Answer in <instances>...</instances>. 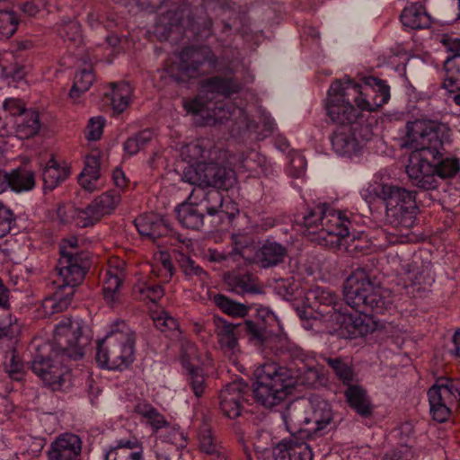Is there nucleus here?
Masks as SVG:
<instances>
[{
    "instance_id": "obj_1",
    "label": "nucleus",
    "mask_w": 460,
    "mask_h": 460,
    "mask_svg": "<svg viewBox=\"0 0 460 460\" xmlns=\"http://www.w3.org/2000/svg\"><path fill=\"white\" fill-rule=\"evenodd\" d=\"M385 293V290L373 282L365 269H357L347 279L344 286V299L356 313L351 314L337 307L332 294V301L323 300L314 309L315 315L313 318L323 323L330 333H336L344 339L367 335L376 328L375 322L368 314H383L390 304Z\"/></svg>"
},
{
    "instance_id": "obj_2",
    "label": "nucleus",
    "mask_w": 460,
    "mask_h": 460,
    "mask_svg": "<svg viewBox=\"0 0 460 460\" xmlns=\"http://www.w3.org/2000/svg\"><path fill=\"white\" fill-rule=\"evenodd\" d=\"M390 100L386 81L365 76L360 83L345 75L330 85L325 99L328 117L338 124H353L361 111H376Z\"/></svg>"
},
{
    "instance_id": "obj_3",
    "label": "nucleus",
    "mask_w": 460,
    "mask_h": 460,
    "mask_svg": "<svg viewBox=\"0 0 460 460\" xmlns=\"http://www.w3.org/2000/svg\"><path fill=\"white\" fill-rule=\"evenodd\" d=\"M84 354L81 323L66 318L54 331V344L37 346L31 369L44 384L53 390L59 389L65 382L67 368L63 365L64 356L78 359Z\"/></svg>"
},
{
    "instance_id": "obj_4",
    "label": "nucleus",
    "mask_w": 460,
    "mask_h": 460,
    "mask_svg": "<svg viewBox=\"0 0 460 460\" xmlns=\"http://www.w3.org/2000/svg\"><path fill=\"white\" fill-rule=\"evenodd\" d=\"M241 84L233 78L213 76L202 81L201 93L192 99H183V108L187 113L200 117V124L214 125L225 120L234 119L238 124H245L250 128L244 110L235 106H226L222 102H213L214 95L219 93L228 97L241 90Z\"/></svg>"
},
{
    "instance_id": "obj_5",
    "label": "nucleus",
    "mask_w": 460,
    "mask_h": 460,
    "mask_svg": "<svg viewBox=\"0 0 460 460\" xmlns=\"http://www.w3.org/2000/svg\"><path fill=\"white\" fill-rule=\"evenodd\" d=\"M217 149L207 139H198L181 148V156L190 164L183 170L182 180L191 185L215 186L227 190L236 183L235 172L214 163Z\"/></svg>"
},
{
    "instance_id": "obj_6",
    "label": "nucleus",
    "mask_w": 460,
    "mask_h": 460,
    "mask_svg": "<svg viewBox=\"0 0 460 460\" xmlns=\"http://www.w3.org/2000/svg\"><path fill=\"white\" fill-rule=\"evenodd\" d=\"M374 192L385 206L386 223L396 231L380 229L374 237L377 241L375 247L385 249L389 244L402 243L401 232L409 230L415 223L418 211L415 192L393 184H380Z\"/></svg>"
},
{
    "instance_id": "obj_7",
    "label": "nucleus",
    "mask_w": 460,
    "mask_h": 460,
    "mask_svg": "<svg viewBox=\"0 0 460 460\" xmlns=\"http://www.w3.org/2000/svg\"><path fill=\"white\" fill-rule=\"evenodd\" d=\"M307 380L301 374L276 363H265L256 370L253 397L264 407L270 408L282 402L299 385H310L317 378V371L308 368Z\"/></svg>"
},
{
    "instance_id": "obj_8",
    "label": "nucleus",
    "mask_w": 460,
    "mask_h": 460,
    "mask_svg": "<svg viewBox=\"0 0 460 460\" xmlns=\"http://www.w3.org/2000/svg\"><path fill=\"white\" fill-rule=\"evenodd\" d=\"M95 358L102 368L109 370L122 371L133 363L135 334L124 322L98 341Z\"/></svg>"
},
{
    "instance_id": "obj_9",
    "label": "nucleus",
    "mask_w": 460,
    "mask_h": 460,
    "mask_svg": "<svg viewBox=\"0 0 460 460\" xmlns=\"http://www.w3.org/2000/svg\"><path fill=\"white\" fill-rule=\"evenodd\" d=\"M449 128L439 121L429 119H417L406 124V133L402 146L429 155L435 161L440 155L443 142L448 137Z\"/></svg>"
},
{
    "instance_id": "obj_10",
    "label": "nucleus",
    "mask_w": 460,
    "mask_h": 460,
    "mask_svg": "<svg viewBox=\"0 0 460 460\" xmlns=\"http://www.w3.org/2000/svg\"><path fill=\"white\" fill-rule=\"evenodd\" d=\"M281 417L287 430L295 434L302 429V425L312 424L315 431H323L332 429L334 413L331 404L317 396L310 398L308 407L291 403L282 412Z\"/></svg>"
},
{
    "instance_id": "obj_11",
    "label": "nucleus",
    "mask_w": 460,
    "mask_h": 460,
    "mask_svg": "<svg viewBox=\"0 0 460 460\" xmlns=\"http://www.w3.org/2000/svg\"><path fill=\"white\" fill-rule=\"evenodd\" d=\"M257 316L261 323L246 322L248 333L264 350L276 355L283 353L288 347V341L285 335L277 332L282 329L278 317L267 307L258 309Z\"/></svg>"
},
{
    "instance_id": "obj_12",
    "label": "nucleus",
    "mask_w": 460,
    "mask_h": 460,
    "mask_svg": "<svg viewBox=\"0 0 460 460\" xmlns=\"http://www.w3.org/2000/svg\"><path fill=\"white\" fill-rule=\"evenodd\" d=\"M428 397L432 419L439 423L446 422L460 400L458 383L447 377L439 378L429 389Z\"/></svg>"
},
{
    "instance_id": "obj_13",
    "label": "nucleus",
    "mask_w": 460,
    "mask_h": 460,
    "mask_svg": "<svg viewBox=\"0 0 460 460\" xmlns=\"http://www.w3.org/2000/svg\"><path fill=\"white\" fill-rule=\"evenodd\" d=\"M206 63L210 67H215L217 64V59L209 47H188L179 54V63L177 64L179 73L174 75L172 66L167 68V72L176 81L196 78L201 75L200 67Z\"/></svg>"
},
{
    "instance_id": "obj_14",
    "label": "nucleus",
    "mask_w": 460,
    "mask_h": 460,
    "mask_svg": "<svg viewBox=\"0 0 460 460\" xmlns=\"http://www.w3.org/2000/svg\"><path fill=\"white\" fill-rule=\"evenodd\" d=\"M350 222L345 214L327 205H323V217L321 221L319 239L325 241L326 245L339 250H349L347 238H349V226Z\"/></svg>"
},
{
    "instance_id": "obj_15",
    "label": "nucleus",
    "mask_w": 460,
    "mask_h": 460,
    "mask_svg": "<svg viewBox=\"0 0 460 460\" xmlns=\"http://www.w3.org/2000/svg\"><path fill=\"white\" fill-rule=\"evenodd\" d=\"M66 249V246L62 247L61 257L57 266L58 279L55 280V283L64 291L70 288L74 291V288L84 278L88 258L84 253L68 252Z\"/></svg>"
},
{
    "instance_id": "obj_16",
    "label": "nucleus",
    "mask_w": 460,
    "mask_h": 460,
    "mask_svg": "<svg viewBox=\"0 0 460 460\" xmlns=\"http://www.w3.org/2000/svg\"><path fill=\"white\" fill-rule=\"evenodd\" d=\"M440 41L448 51L454 53L447 58L444 64L446 75L443 87L448 91L451 101L460 106V39L445 34Z\"/></svg>"
},
{
    "instance_id": "obj_17",
    "label": "nucleus",
    "mask_w": 460,
    "mask_h": 460,
    "mask_svg": "<svg viewBox=\"0 0 460 460\" xmlns=\"http://www.w3.org/2000/svg\"><path fill=\"white\" fill-rule=\"evenodd\" d=\"M278 294L288 301H303V305L311 308H316V305L311 302L314 298L315 303L321 305L323 300L332 302V293L321 288L305 291L300 287V283L294 278L281 279L276 282L275 287Z\"/></svg>"
},
{
    "instance_id": "obj_18",
    "label": "nucleus",
    "mask_w": 460,
    "mask_h": 460,
    "mask_svg": "<svg viewBox=\"0 0 460 460\" xmlns=\"http://www.w3.org/2000/svg\"><path fill=\"white\" fill-rule=\"evenodd\" d=\"M429 158H431L429 155L411 152L409 156V163L406 165V173L411 183L427 190L437 189L433 164L429 161Z\"/></svg>"
},
{
    "instance_id": "obj_19",
    "label": "nucleus",
    "mask_w": 460,
    "mask_h": 460,
    "mask_svg": "<svg viewBox=\"0 0 460 460\" xmlns=\"http://www.w3.org/2000/svg\"><path fill=\"white\" fill-rule=\"evenodd\" d=\"M48 460H82L83 440L71 432L58 435L46 452Z\"/></svg>"
},
{
    "instance_id": "obj_20",
    "label": "nucleus",
    "mask_w": 460,
    "mask_h": 460,
    "mask_svg": "<svg viewBox=\"0 0 460 460\" xmlns=\"http://www.w3.org/2000/svg\"><path fill=\"white\" fill-rule=\"evenodd\" d=\"M248 391L249 386L243 380L226 385L219 394V407L223 414L229 419L239 417Z\"/></svg>"
},
{
    "instance_id": "obj_21",
    "label": "nucleus",
    "mask_w": 460,
    "mask_h": 460,
    "mask_svg": "<svg viewBox=\"0 0 460 460\" xmlns=\"http://www.w3.org/2000/svg\"><path fill=\"white\" fill-rule=\"evenodd\" d=\"M124 278L125 262L118 259L111 260L102 280L103 299L111 306L120 302V288Z\"/></svg>"
},
{
    "instance_id": "obj_22",
    "label": "nucleus",
    "mask_w": 460,
    "mask_h": 460,
    "mask_svg": "<svg viewBox=\"0 0 460 460\" xmlns=\"http://www.w3.org/2000/svg\"><path fill=\"white\" fill-rule=\"evenodd\" d=\"M199 363L197 347L187 341L182 346L181 364L188 372L189 384L197 397L202 396L206 389L205 376Z\"/></svg>"
},
{
    "instance_id": "obj_23",
    "label": "nucleus",
    "mask_w": 460,
    "mask_h": 460,
    "mask_svg": "<svg viewBox=\"0 0 460 460\" xmlns=\"http://www.w3.org/2000/svg\"><path fill=\"white\" fill-rule=\"evenodd\" d=\"M198 194L199 192H190L188 199L176 208L178 221L186 228L198 230L204 225V211L200 210L197 203Z\"/></svg>"
},
{
    "instance_id": "obj_24",
    "label": "nucleus",
    "mask_w": 460,
    "mask_h": 460,
    "mask_svg": "<svg viewBox=\"0 0 460 460\" xmlns=\"http://www.w3.org/2000/svg\"><path fill=\"white\" fill-rule=\"evenodd\" d=\"M274 460H313L310 446L296 438L283 440L273 450Z\"/></svg>"
},
{
    "instance_id": "obj_25",
    "label": "nucleus",
    "mask_w": 460,
    "mask_h": 460,
    "mask_svg": "<svg viewBox=\"0 0 460 460\" xmlns=\"http://www.w3.org/2000/svg\"><path fill=\"white\" fill-rule=\"evenodd\" d=\"M400 21L405 31L428 29L432 24V18L421 3H410L401 13Z\"/></svg>"
},
{
    "instance_id": "obj_26",
    "label": "nucleus",
    "mask_w": 460,
    "mask_h": 460,
    "mask_svg": "<svg viewBox=\"0 0 460 460\" xmlns=\"http://www.w3.org/2000/svg\"><path fill=\"white\" fill-rule=\"evenodd\" d=\"M287 256V249L281 243L266 240L255 253L257 263L264 269L282 263Z\"/></svg>"
},
{
    "instance_id": "obj_27",
    "label": "nucleus",
    "mask_w": 460,
    "mask_h": 460,
    "mask_svg": "<svg viewBox=\"0 0 460 460\" xmlns=\"http://www.w3.org/2000/svg\"><path fill=\"white\" fill-rule=\"evenodd\" d=\"M341 125L342 127L336 129L332 136V146L339 155L350 156L358 150V141L352 134L351 124Z\"/></svg>"
},
{
    "instance_id": "obj_28",
    "label": "nucleus",
    "mask_w": 460,
    "mask_h": 460,
    "mask_svg": "<svg viewBox=\"0 0 460 460\" xmlns=\"http://www.w3.org/2000/svg\"><path fill=\"white\" fill-rule=\"evenodd\" d=\"M208 186H198L195 185L194 190L191 192H200L198 194L197 203L199 204L200 210L206 211L208 216H216L223 211V196L216 190H210L206 191L204 189ZM215 188V186H212ZM216 189H217L216 187Z\"/></svg>"
},
{
    "instance_id": "obj_29",
    "label": "nucleus",
    "mask_w": 460,
    "mask_h": 460,
    "mask_svg": "<svg viewBox=\"0 0 460 460\" xmlns=\"http://www.w3.org/2000/svg\"><path fill=\"white\" fill-rule=\"evenodd\" d=\"M70 174V167L66 163L58 164L53 157L49 159L42 172L44 190H52Z\"/></svg>"
},
{
    "instance_id": "obj_30",
    "label": "nucleus",
    "mask_w": 460,
    "mask_h": 460,
    "mask_svg": "<svg viewBox=\"0 0 460 460\" xmlns=\"http://www.w3.org/2000/svg\"><path fill=\"white\" fill-rule=\"evenodd\" d=\"M110 86L109 94L111 109L115 113L120 114L128 109L132 102L133 88L126 82L111 83Z\"/></svg>"
},
{
    "instance_id": "obj_31",
    "label": "nucleus",
    "mask_w": 460,
    "mask_h": 460,
    "mask_svg": "<svg viewBox=\"0 0 460 460\" xmlns=\"http://www.w3.org/2000/svg\"><path fill=\"white\" fill-rule=\"evenodd\" d=\"M198 441L200 451L210 456L212 460H226V450L217 442L208 424L205 423L200 427Z\"/></svg>"
},
{
    "instance_id": "obj_32",
    "label": "nucleus",
    "mask_w": 460,
    "mask_h": 460,
    "mask_svg": "<svg viewBox=\"0 0 460 460\" xmlns=\"http://www.w3.org/2000/svg\"><path fill=\"white\" fill-rule=\"evenodd\" d=\"M79 184L88 191H93L101 186L100 160L95 155L85 158V166L79 175Z\"/></svg>"
},
{
    "instance_id": "obj_33",
    "label": "nucleus",
    "mask_w": 460,
    "mask_h": 460,
    "mask_svg": "<svg viewBox=\"0 0 460 460\" xmlns=\"http://www.w3.org/2000/svg\"><path fill=\"white\" fill-rule=\"evenodd\" d=\"M135 226L141 235L153 240L164 235L167 232L163 220L153 214L138 217L135 219Z\"/></svg>"
},
{
    "instance_id": "obj_34",
    "label": "nucleus",
    "mask_w": 460,
    "mask_h": 460,
    "mask_svg": "<svg viewBox=\"0 0 460 460\" xmlns=\"http://www.w3.org/2000/svg\"><path fill=\"white\" fill-rule=\"evenodd\" d=\"M73 290H57L52 296L45 297L41 303V310L44 316H50L56 313L66 310L71 303Z\"/></svg>"
},
{
    "instance_id": "obj_35",
    "label": "nucleus",
    "mask_w": 460,
    "mask_h": 460,
    "mask_svg": "<svg viewBox=\"0 0 460 460\" xmlns=\"http://www.w3.org/2000/svg\"><path fill=\"white\" fill-rule=\"evenodd\" d=\"M15 134L20 139H27L35 136L40 128V114L30 110L15 119Z\"/></svg>"
},
{
    "instance_id": "obj_36",
    "label": "nucleus",
    "mask_w": 460,
    "mask_h": 460,
    "mask_svg": "<svg viewBox=\"0 0 460 460\" xmlns=\"http://www.w3.org/2000/svg\"><path fill=\"white\" fill-rule=\"evenodd\" d=\"M135 412L141 418V421L149 426L155 432L168 426L164 416L150 403L138 402L135 406Z\"/></svg>"
},
{
    "instance_id": "obj_37",
    "label": "nucleus",
    "mask_w": 460,
    "mask_h": 460,
    "mask_svg": "<svg viewBox=\"0 0 460 460\" xmlns=\"http://www.w3.org/2000/svg\"><path fill=\"white\" fill-rule=\"evenodd\" d=\"M136 445V441L120 440L105 452L104 460H143L142 451H133Z\"/></svg>"
},
{
    "instance_id": "obj_38",
    "label": "nucleus",
    "mask_w": 460,
    "mask_h": 460,
    "mask_svg": "<svg viewBox=\"0 0 460 460\" xmlns=\"http://www.w3.org/2000/svg\"><path fill=\"white\" fill-rule=\"evenodd\" d=\"M134 294L142 301L156 303L163 297L164 291L160 284L140 279L134 286Z\"/></svg>"
},
{
    "instance_id": "obj_39",
    "label": "nucleus",
    "mask_w": 460,
    "mask_h": 460,
    "mask_svg": "<svg viewBox=\"0 0 460 460\" xmlns=\"http://www.w3.org/2000/svg\"><path fill=\"white\" fill-rule=\"evenodd\" d=\"M349 406L358 414L367 416L371 413V404L366 391L358 385H349L346 391Z\"/></svg>"
},
{
    "instance_id": "obj_40",
    "label": "nucleus",
    "mask_w": 460,
    "mask_h": 460,
    "mask_svg": "<svg viewBox=\"0 0 460 460\" xmlns=\"http://www.w3.org/2000/svg\"><path fill=\"white\" fill-rule=\"evenodd\" d=\"M216 326V333L221 349L225 352L234 353L237 346V339L234 333L235 326L223 319H217Z\"/></svg>"
},
{
    "instance_id": "obj_41",
    "label": "nucleus",
    "mask_w": 460,
    "mask_h": 460,
    "mask_svg": "<svg viewBox=\"0 0 460 460\" xmlns=\"http://www.w3.org/2000/svg\"><path fill=\"white\" fill-rule=\"evenodd\" d=\"M10 188L16 192L28 191L35 186V175L31 171L15 169L8 173Z\"/></svg>"
},
{
    "instance_id": "obj_42",
    "label": "nucleus",
    "mask_w": 460,
    "mask_h": 460,
    "mask_svg": "<svg viewBox=\"0 0 460 460\" xmlns=\"http://www.w3.org/2000/svg\"><path fill=\"white\" fill-rule=\"evenodd\" d=\"M440 156L441 155L436 159L438 161L433 164L434 176H436L437 180V189L439 187L441 180L455 177L460 170V164L457 159L451 157L439 159Z\"/></svg>"
},
{
    "instance_id": "obj_43",
    "label": "nucleus",
    "mask_w": 460,
    "mask_h": 460,
    "mask_svg": "<svg viewBox=\"0 0 460 460\" xmlns=\"http://www.w3.org/2000/svg\"><path fill=\"white\" fill-rule=\"evenodd\" d=\"M228 284L232 291L236 294H257L261 292L257 279L252 274L245 273L236 275L229 280Z\"/></svg>"
},
{
    "instance_id": "obj_44",
    "label": "nucleus",
    "mask_w": 460,
    "mask_h": 460,
    "mask_svg": "<svg viewBox=\"0 0 460 460\" xmlns=\"http://www.w3.org/2000/svg\"><path fill=\"white\" fill-rule=\"evenodd\" d=\"M120 201V195L117 191H107L95 198L91 204L94 207L101 217L114 211Z\"/></svg>"
},
{
    "instance_id": "obj_45",
    "label": "nucleus",
    "mask_w": 460,
    "mask_h": 460,
    "mask_svg": "<svg viewBox=\"0 0 460 460\" xmlns=\"http://www.w3.org/2000/svg\"><path fill=\"white\" fill-rule=\"evenodd\" d=\"M94 81V75L91 67L84 68L75 74L69 96L76 101L80 94L88 91Z\"/></svg>"
},
{
    "instance_id": "obj_46",
    "label": "nucleus",
    "mask_w": 460,
    "mask_h": 460,
    "mask_svg": "<svg viewBox=\"0 0 460 460\" xmlns=\"http://www.w3.org/2000/svg\"><path fill=\"white\" fill-rule=\"evenodd\" d=\"M214 303L225 314L233 317H244L248 314V307L242 304L229 299L224 295H216Z\"/></svg>"
},
{
    "instance_id": "obj_47",
    "label": "nucleus",
    "mask_w": 460,
    "mask_h": 460,
    "mask_svg": "<svg viewBox=\"0 0 460 460\" xmlns=\"http://www.w3.org/2000/svg\"><path fill=\"white\" fill-rule=\"evenodd\" d=\"M323 217V205L318 206L306 212L302 217V219L298 221L299 224L305 227L304 234L306 235L318 234L320 235L321 221Z\"/></svg>"
},
{
    "instance_id": "obj_48",
    "label": "nucleus",
    "mask_w": 460,
    "mask_h": 460,
    "mask_svg": "<svg viewBox=\"0 0 460 460\" xmlns=\"http://www.w3.org/2000/svg\"><path fill=\"white\" fill-rule=\"evenodd\" d=\"M4 367L9 377L15 381L22 380L24 376V365L16 350L12 349L6 352Z\"/></svg>"
},
{
    "instance_id": "obj_49",
    "label": "nucleus",
    "mask_w": 460,
    "mask_h": 460,
    "mask_svg": "<svg viewBox=\"0 0 460 460\" xmlns=\"http://www.w3.org/2000/svg\"><path fill=\"white\" fill-rule=\"evenodd\" d=\"M233 243V250L229 252L231 257H234L236 255L241 256L242 258L247 260V252L251 250V248L254 244L253 238L248 234H234L231 237Z\"/></svg>"
},
{
    "instance_id": "obj_50",
    "label": "nucleus",
    "mask_w": 460,
    "mask_h": 460,
    "mask_svg": "<svg viewBox=\"0 0 460 460\" xmlns=\"http://www.w3.org/2000/svg\"><path fill=\"white\" fill-rule=\"evenodd\" d=\"M19 19L13 11H0V40H5L13 35L17 30Z\"/></svg>"
},
{
    "instance_id": "obj_51",
    "label": "nucleus",
    "mask_w": 460,
    "mask_h": 460,
    "mask_svg": "<svg viewBox=\"0 0 460 460\" xmlns=\"http://www.w3.org/2000/svg\"><path fill=\"white\" fill-rule=\"evenodd\" d=\"M102 219L94 207L90 203L85 208H77L76 227H89Z\"/></svg>"
},
{
    "instance_id": "obj_52",
    "label": "nucleus",
    "mask_w": 460,
    "mask_h": 460,
    "mask_svg": "<svg viewBox=\"0 0 460 460\" xmlns=\"http://www.w3.org/2000/svg\"><path fill=\"white\" fill-rule=\"evenodd\" d=\"M327 364L334 370L336 375L343 381L345 384H349L352 381L353 371L351 367L345 363L340 358H326Z\"/></svg>"
},
{
    "instance_id": "obj_53",
    "label": "nucleus",
    "mask_w": 460,
    "mask_h": 460,
    "mask_svg": "<svg viewBox=\"0 0 460 460\" xmlns=\"http://www.w3.org/2000/svg\"><path fill=\"white\" fill-rule=\"evenodd\" d=\"M251 440L254 450L259 453H264L275 447L271 434L266 430L257 431L256 434L251 438Z\"/></svg>"
},
{
    "instance_id": "obj_54",
    "label": "nucleus",
    "mask_w": 460,
    "mask_h": 460,
    "mask_svg": "<svg viewBox=\"0 0 460 460\" xmlns=\"http://www.w3.org/2000/svg\"><path fill=\"white\" fill-rule=\"evenodd\" d=\"M15 221L13 210L0 200V239L4 237Z\"/></svg>"
},
{
    "instance_id": "obj_55",
    "label": "nucleus",
    "mask_w": 460,
    "mask_h": 460,
    "mask_svg": "<svg viewBox=\"0 0 460 460\" xmlns=\"http://www.w3.org/2000/svg\"><path fill=\"white\" fill-rule=\"evenodd\" d=\"M157 329L163 332H176L179 328L178 321L167 312H162L153 318Z\"/></svg>"
},
{
    "instance_id": "obj_56",
    "label": "nucleus",
    "mask_w": 460,
    "mask_h": 460,
    "mask_svg": "<svg viewBox=\"0 0 460 460\" xmlns=\"http://www.w3.org/2000/svg\"><path fill=\"white\" fill-rule=\"evenodd\" d=\"M104 124L105 119L102 116L90 119L86 127V138L90 141L100 139L103 132Z\"/></svg>"
},
{
    "instance_id": "obj_57",
    "label": "nucleus",
    "mask_w": 460,
    "mask_h": 460,
    "mask_svg": "<svg viewBox=\"0 0 460 460\" xmlns=\"http://www.w3.org/2000/svg\"><path fill=\"white\" fill-rule=\"evenodd\" d=\"M59 35L72 41H77L81 39V26L76 21H69L58 29Z\"/></svg>"
},
{
    "instance_id": "obj_58",
    "label": "nucleus",
    "mask_w": 460,
    "mask_h": 460,
    "mask_svg": "<svg viewBox=\"0 0 460 460\" xmlns=\"http://www.w3.org/2000/svg\"><path fill=\"white\" fill-rule=\"evenodd\" d=\"M57 215L60 224L76 226L77 208L73 206L59 205L57 209Z\"/></svg>"
},
{
    "instance_id": "obj_59",
    "label": "nucleus",
    "mask_w": 460,
    "mask_h": 460,
    "mask_svg": "<svg viewBox=\"0 0 460 460\" xmlns=\"http://www.w3.org/2000/svg\"><path fill=\"white\" fill-rule=\"evenodd\" d=\"M3 107L4 111L16 118L30 111L26 110L24 102L17 98H6L3 103Z\"/></svg>"
},
{
    "instance_id": "obj_60",
    "label": "nucleus",
    "mask_w": 460,
    "mask_h": 460,
    "mask_svg": "<svg viewBox=\"0 0 460 460\" xmlns=\"http://www.w3.org/2000/svg\"><path fill=\"white\" fill-rule=\"evenodd\" d=\"M165 439L177 449H182L187 446V437L179 428H171L165 436Z\"/></svg>"
},
{
    "instance_id": "obj_61",
    "label": "nucleus",
    "mask_w": 460,
    "mask_h": 460,
    "mask_svg": "<svg viewBox=\"0 0 460 460\" xmlns=\"http://www.w3.org/2000/svg\"><path fill=\"white\" fill-rule=\"evenodd\" d=\"M155 260L161 263L162 270L165 273L166 278H171L173 274V266L172 264L170 255L165 252H160L155 255Z\"/></svg>"
},
{
    "instance_id": "obj_62",
    "label": "nucleus",
    "mask_w": 460,
    "mask_h": 460,
    "mask_svg": "<svg viewBox=\"0 0 460 460\" xmlns=\"http://www.w3.org/2000/svg\"><path fill=\"white\" fill-rule=\"evenodd\" d=\"M411 450L407 446H401L391 455H386L384 460H411Z\"/></svg>"
},
{
    "instance_id": "obj_63",
    "label": "nucleus",
    "mask_w": 460,
    "mask_h": 460,
    "mask_svg": "<svg viewBox=\"0 0 460 460\" xmlns=\"http://www.w3.org/2000/svg\"><path fill=\"white\" fill-rule=\"evenodd\" d=\"M181 267L183 268L184 272L187 275L200 276L205 273L202 268L195 264V262L190 258H185L183 260Z\"/></svg>"
},
{
    "instance_id": "obj_64",
    "label": "nucleus",
    "mask_w": 460,
    "mask_h": 460,
    "mask_svg": "<svg viewBox=\"0 0 460 460\" xmlns=\"http://www.w3.org/2000/svg\"><path fill=\"white\" fill-rule=\"evenodd\" d=\"M19 4L21 11L28 16H34L39 12V6L33 0H22Z\"/></svg>"
}]
</instances>
